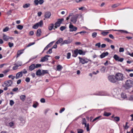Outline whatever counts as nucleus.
Listing matches in <instances>:
<instances>
[{
  "label": "nucleus",
  "instance_id": "1",
  "mask_svg": "<svg viewBox=\"0 0 133 133\" xmlns=\"http://www.w3.org/2000/svg\"><path fill=\"white\" fill-rule=\"evenodd\" d=\"M125 87L127 89H129L133 87V79H128L125 83Z\"/></svg>",
  "mask_w": 133,
  "mask_h": 133
},
{
  "label": "nucleus",
  "instance_id": "2",
  "mask_svg": "<svg viewBox=\"0 0 133 133\" xmlns=\"http://www.w3.org/2000/svg\"><path fill=\"white\" fill-rule=\"evenodd\" d=\"M115 75L116 79L117 81H123L125 78L124 75L121 73H117Z\"/></svg>",
  "mask_w": 133,
  "mask_h": 133
},
{
  "label": "nucleus",
  "instance_id": "3",
  "mask_svg": "<svg viewBox=\"0 0 133 133\" xmlns=\"http://www.w3.org/2000/svg\"><path fill=\"white\" fill-rule=\"evenodd\" d=\"M108 79L109 81L111 82L115 83L116 82L115 75H110L108 77Z\"/></svg>",
  "mask_w": 133,
  "mask_h": 133
},
{
  "label": "nucleus",
  "instance_id": "4",
  "mask_svg": "<svg viewBox=\"0 0 133 133\" xmlns=\"http://www.w3.org/2000/svg\"><path fill=\"white\" fill-rule=\"evenodd\" d=\"M78 16L79 15L78 14H76L74 15L73 16L71 19V22L73 23H75Z\"/></svg>",
  "mask_w": 133,
  "mask_h": 133
},
{
  "label": "nucleus",
  "instance_id": "5",
  "mask_svg": "<svg viewBox=\"0 0 133 133\" xmlns=\"http://www.w3.org/2000/svg\"><path fill=\"white\" fill-rule=\"evenodd\" d=\"M69 28L70 29L69 31L70 32H72L74 31H76L77 30V28L74 26L73 25L71 24V23H70L69 25Z\"/></svg>",
  "mask_w": 133,
  "mask_h": 133
},
{
  "label": "nucleus",
  "instance_id": "6",
  "mask_svg": "<svg viewBox=\"0 0 133 133\" xmlns=\"http://www.w3.org/2000/svg\"><path fill=\"white\" fill-rule=\"evenodd\" d=\"M12 83V81L11 80H9L4 82V84L6 86L9 87L11 86Z\"/></svg>",
  "mask_w": 133,
  "mask_h": 133
},
{
  "label": "nucleus",
  "instance_id": "7",
  "mask_svg": "<svg viewBox=\"0 0 133 133\" xmlns=\"http://www.w3.org/2000/svg\"><path fill=\"white\" fill-rule=\"evenodd\" d=\"M113 58L116 61L122 62L123 60V58H119V57L116 55H115L113 56Z\"/></svg>",
  "mask_w": 133,
  "mask_h": 133
},
{
  "label": "nucleus",
  "instance_id": "8",
  "mask_svg": "<svg viewBox=\"0 0 133 133\" xmlns=\"http://www.w3.org/2000/svg\"><path fill=\"white\" fill-rule=\"evenodd\" d=\"M71 42V41L70 39H68L67 40H65L63 41L61 44V46H62L64 44H69Z\"/></svg>",
  "mask_w": 133,
  "mask_h": 133
},
{
  "label": "nucleus",
  "instance_id": "9",
  "mask_svg": "<svg viewBox=\"0 0 133 133\" xmlns=\"http://www.w3.org/2000/svg\"><path fill=\"white\" fill-rule=\"evenodd\" d=\"M51 16V13L50 12H46L44 14V17L45 18H49Z\"/></svg>",
  "mask_w": 133,
  "mask_h": 133
},
{
  "label": "nucleus",
  "instance_id": "10",
  "mask_svg": "<svg viewBox=\"0 0 133 133\" xmlns=\"http://www.w3.org/2000/svg\"><path fill=\"white\" fill-rule=\"evenodd\" d=\"M24 49H22L18 50L17 52L16 57L17 58L19 56L23 53V51Z\"/></svg>",
  "mask_w": 133,
  "mask_h": 133
},
{
  "label": "nucleus",
  "instance_id": "11",
  "mask_svg": "<svg viewBox=\"0 0 133 133\" xmlns=\"http://www.w3.org/2000/svg\"><path fill=\"white\" fill-rule=\"evenodd\" d=\"M22 76V71H21L18 72L16 74L15 78L16 79H18L19 77H21Z\"/></svg>",
  "mask_w": 133,
  "mask_h": 133
},
{
  "label": "nucleus",
  "instance_id": "12",
  "mask_svg": "<svg viewBox=\"0 0 133 133\" xmlns=\"http://www.w3.org/2000/svg\"><path fill=\"white\" fill-rule=\"evenodd\" d=\"M50 56L48 55H46L43 57L41 58V61L42 62H44L45 61H48V57H49Z\"/></svg>",
  "mask_w": 133,
  "mask_h": 133
},
{
  "label": "nucleus",
  "instance_id": "13",
  "mask_svg": "<svg viewBox=\"0 0 133 133\" xmlns=\"http://www.w3.org/2000/svg\"><path fill=\"white\" fill-rule=\"evenodd\" d=\"M35 65L34 64H32L29 66V70L31 71L34 70L35 68Z\"/></svg>",
  "mask_w": 133,
  "mask_h": 133
},
{
  "label": "nucleus",
  "instance_id": "14",
  "mask_svg": "<svg viewBox=\"0 0 133 133\" xmlns=\"http://www.w3.org/2000/svg\"><path fill=\"white\" fill-rule=\"evenodd\" d=\"M108 54V52H103L100 55V57L101 58H103L106 56H107Z\"/></svg>",
  "mask_w": 133,
  "mask_h": 133
},
{
  "label": "nucleus",
  "instance_id": "15",
  "mask_svg": "<svg viewBox=\"0 0 133 133\" xmlns=\"http://www.w3.org/2000/svg\"><path fill=\"white\" fill-rule=\"evenodd\" d=\"M84 125L85 127L86 128V129L87 131H90L89 125L88 123L87 124L86 123L84 122Z\"/></svg>",
  "mask_w": 133,
  "mask_h": 133
},
{
  "label": "nucleus",
  "instance_id": "16",
  "mask_svg": "<svg viewBox=\"0 0 133 133\" xmlns=\"http://www.w3.org/2000/svg\"><path fill=\"white\" fill-rule=\"evenodd\" d=\"M3 39L5 41H8L9 38V37L6 35L4 34H3Z\"/></svg>",
  "mask_w": 133,
  "mask_h": 133
},
{
  "label": "nucleus",
  "instance_id": "17",
  "mask_svg": "<svg viewBox=\"0 0 133 133\" xmlns=\"http://www.w3.org/2000/svg\"><path fill=\"white\" fill-rule=\"evenodd\" d=\"M41 34V29H38L37 30L36 34V35L37 37H39L40 36Z\"/></svg>",
  "mask_w": 133,
  "mask_h": 133
},
{
  "label": "nucleus",
  "instance_id": "18",
  "mask_svg": "<svg viewBox=\"0 0 133 133\" xmlns=\"http://www.w3.org/2000/svg\"><path fill=\"white\" fill-rule=\"evenodd\" d=\"M54 27V24L52 23L49 24L48 26V29L50 31Z\"/></svg>",
  "mask_w": 133,
  "mask_h": 133
},
{
  "label": "nucleus",
  "instance_id": "19",
  "mask_svg": "<svg viewBox=\"0 0 133 133\" xmlns=\"http://www.w3.org/2000/svg\"><path fill=\"white\" fill-rule=\"evenodd\" d=\"M112 30L114 31H119L120 32H121V33H128V32L126 31H124L122 30Z\"/></svg>",
  "mask_w": 133,
  "mask_h": 133
},
{
  "label": "nucleus",
  "instance_id": "20",
  "mask_svg": "<svg viewBox=\"0 0 133 133\" xmlns=\"http://www.w3.org/2000/svg\"><path fill=\"white\" fill-rule=\"evenodd\" d=\"M78 49H76L74 51V54L75 55H73L72 56L75 57H76L78 54Z\"/></svg>",
  "mask_w": 133,
  "mask_h": 133
},
{
  "label": "nucleus",
  "instance_id": "21",
  "mask_svg": "<svg viewBox=\"0 0 133 133\" xmlns=\"http://www.w3.org/2000/svg\"><path fill=\"white\" fill-rule=\"evenodd\" d=\"M36 74L37 76H41L42 75V73L41 72V70L39 69L36 72Z\"/></svg>",
  "mask_w": 133,
  "mask_h": 133
},
{
  "label": "nucleus",
  "instance_id": "22",
  "mask_svg": "<svg viewBox=\"0 0 133 133\" xmlns=\"http://www.w3.org/2000/svg\"><path fill=\"white\" fill-rule=\"evenodd\" d=\"M63 68L62 66L60 65H58L56 68L57 70L59 71H60L63 69Z\"/></svg>",
  "mask_w": 133,
  "mask_h": 133
},
{
  "label": "nucleus",
  "instance_id": "23",
  "mask_svg": "<svg viewBox=\"0 0 133 133\" xmlns=\"http://www.w3.org/2000/svg\"><path fill=\"white\" fill-rule=\"evenodd\" d=\"M63 39L62 38H60L56 42V44H59L63 42Z\"/></svg>",
  "mask_w": 133,
  "mask_h": 133
},
{
  "label": "nucleus",
  "instance_id": "24",
  "mask_svg": "<svg viewBox=\"0 0 133 133\" xmlns=\"http://www.w3.org/2000/svg\"><path fill=\"white\" fill-rule=\"evenodd\" d=\"M37 23L38 26H39L40 27H42V26L43 24V21L42 20H41L39 22Z\"/></svg>",
  "mask_w": 133,
  "mask_h": 133
},
{
  "label": "nucleus",
  "instance_id": "25",
  "mask_svg": "<svg viewBox=\"0 0 133 133\" xmlns=\"http://www.w3.org/2000/svg\"><path fill=\"white\" fill-rule=\"evenodd\" d=\"M20 98L23 101H24L26 98V96L24 95H22L20 96Z\"/></svg>",
  "mask_w": 133,
  "mask_h": 133
},
{
  "label": "nucleus",
  "instance_id": "26",
  "mask_svg": "<svg viewBox=\"0 0 133 133\" xmlns=\"http://www.w3.org/2000/svg\"><path fill=\"white\" fill-rule=\"evenodd\" d=\"M106 70V68L104 66H102L100 69L101 72L102 73H104L105 72Z\"/></svg>",
  "mask_w": 133,
  "mask_h": 133
},
{
  "label": "nucleus",
  "instance_id": "27",
  "mask_svg": "<svg viewBox=\"0 0 133 133\" xmlns=\"http://www.w3.org/2000/svg\"><path fill=\"white\" fill-rule=\"evenodd\" d=\"M121 96L122 98L124 99H125L127 98V96L125 93H122L121 94Z\"/></svg>",
  "mask_w": 133,
  "mask_h": 133
},
{
  "label": "nucleus",
  "instance_id": "28",
  "mask_svg": "<svg viewBox=\"0 0 133 133\" xmlns=\"http://www.w3.org/2000/svg\"><path fill=\"white\" fill-rule=\"evenodd\" d=\"M30 6V4L29 3H26L23 6V7L24 8H27L29 7Z\"/></svg>",
  "mask_w": 133,
  "mask_h": 133
},
{
  "label": "nucleus",
  "instance_id": "29",
  "mask_svg": "<svg viewBox=\"0 0 133 133\" xmlns=\"http://www.w3.org/2000/svg\"><path fill=\"white\" fill-rule=\"evenodd\" d=\"M101 116H99L96 117L92 120V122H94L95 121H96V122H97L98 120V119L101 118Z\"/></svg>",
  "mask_w": 133,
  "mask_h": 133
},
{
  "label": "nucleus",
  "instance_id": "30",
  "mask_svg": "<svg viewBox=\"0 0 133 133\" xmlns=\"http://www.w3.org/2000/svg\"><path fill=\"white\" fill-rule=\"evenodd\" d=\"M111 115V113L110 112H105L104 113L103 115L105 116H108Z\"/></svg>",
  "mask_w": 133,
  "mask_h": 133
},
{
  "label": "nucleus",
  "instance_id": "31",
  "mask_svg": "<svg viewBox=\"0 0 133 133\" xmlns=\"http://www.w3.org/2000/svg\"><path fill=\"white\" fill-rule=\"evenodd\" d=\"M109 33L108 32H106L104 31L103 32L101 33V34L103 36H105L107 35Z\"/></svg>",
  "mask_w": 133,
  "mask_h": 133
},
{
  "label": "nucleus",
  "instance_id": "32",
  "mask_svg": "<svg viewBox=\"0 0 133 133\" xmlns=\"http://www.w3.org/2000/svg\"><path fill=\"white\" fill-rule=\"evenodd\" d=\"M38 24L37 23H36L32 26V28L34 29H36L38 28Z\"/></svg>",
  "mask_w": 133,
  "mask_h": 133
},
{
  "label": "nucleus",
  "instance_id": "33",
  "mask_svg": "<svg viewBox=\"0 0 133 133\" xmlns=\"http://www.w3.org/2000/svg\"><path fill=\"white\" fill-rule=\"evenodd\" d=\"M17 28L18 29L21 30L23 29V26L21 25H17Z\"/></svg>",
  "mask_w": 133,
  "mask_h": 133
},
{
  "label": "nucleus",
  "instance_id": "34",
  "mask_svg": "<svg viewBox=\"0 0 133 133\" xmlns=\"http://www.w3.org/2000/svg\"><path fill=\"white\" fill-rule=\"evenodd\" d=\"M9 29V27L8 26H6L3 30V31L4 32H6L8 31Z\"/></svg>",
  "mask_w": 133,
  "mask_h": 133
},
{
  "label": "nucleus",
  "instance_id": "35",
  "mask_svg": "<svg viewBox=\"0 0 133 133\" xmlns=\"http://www.w3.org/2000/svg\"><path fill=\"white\" fill-rule=\"evenodd\" d=\"M64 19L63 18L59 19H58L57 22H58L60 24H61L62 22L64 21Z\"/></svg>",
  "mask_w": 133,
  "mask_h": 133
},
{
  "label": "nucleus",
  "instance_id": "36",
  "mask_svg": "<svg viewBox=\"0 0 133 133\" xmlns=\"http://www.w3.org/2000/svg\"><path fill=\"white\" fill-rule=\"evenodd\" d=\"M15 65L17 66L18 67L21 66L22 65V63L21 62H18V63L15 64Z\"/></svg>",
  "mask_w": 133,
  "mask_h": 133
},
{
  "label": "nucleus",
  "instance_id": "37",
  "mask_svg": "<svg viewBox=\"0 0 133 133\" xmlns=\"http://www.w3.org/2000/svg\"><path fill=\"white\" fill-rule=\"evenodd\" d=\"M18 119L21 122H23V121L25 122V121L23 117H19L18 118Z\"/></svg>",
  "mask_w": 133,
  "mask_h": 133
},
{
  "label": "nucleus",
  "instance_id": "38",
  "mask_svg": "<svg viewBox=\"0 0 133 133\" xmlns=\"http://www.w3.org/2000/svg\"><path fill=\"white\" fill-rule=\"evenodd\" d=\"M42 73V75H43L45 74L48 73V71L47 70H43Z\"/></svg>",
  "mask_w": 133,
  "mask_h": 133
},
{
  "label": "nucleus",
  "instance_id": "39",
  "mask_svg": "<svg viewBox=\"0 0 133 133\" xmlns=\"http://www.w3.org/2000/svg\"><path fill=\"white\" fill-rule=\"evenodd\" d=\"M128 123L127 122H126V124L125 126H124V129H128L129 128V126L128 125Z\"/></svg>",
  "mask_w": 133,
  "mask_h": 133
},
{
  "label": "nucleus",
  "instance_id": "40",
  "mask_svg": "<svg viewBox=\"0 0 133 133\" xmlns=\"http://www.w3.org/2000/svg\"><path fill=\"white\" fill-rule=\"evenodd\" d=\"M97 33L96 32H94L92 34V36L94 38L97 35Z\"/></svg>",
  "mask_w": 133,
  "mask_h": 133
},
{
  "label": "nucleus",
  "instance_id": "41",
  "mask_svg": "<svg viewBox=\"0 0 133 133\" xmlns=\"http://www.w3.org/2000/svg\"><path fill=\"white\" fill-rule=\"evenodd\" d=\"M94 94L95 95H99V96H106V95H107L102 94L100 92H99L98 93L95 94Z\"/></svg>",
  "mask_w": 133,
  "mask_h": 133
},
{
  "label": "nucleus",
  "instance_id": "42",
  "mask_svg": "<svg viewBox=\"0 0 133 133\" xmlns=\"http://www.w3.org/2000/svg\"><path fill=\"white\" fill-rule=\"evenodd\" d=\"M105 40L107 41L108 42L111 43L112 42V41L109 38H106L104 39Z\"/></svg>",
  "mask_w": 133,
  "mask_h": 133
},
{
  "label": "nucleus",
  "instance_id": "43",
  "mask_svg": "<svg viewBox=\"0 0 133 133\" xmlns=\"http://www.w3.org/2000/svg\"><path fill=\"white\" fill-rule=\"evenodd\" d=\"M9 126L11 127H12L14 126V123L13 122L11 121V122H10L9 123Z\"/></svg>",
  "mask_w": 133,
  "mask_h": 133
},
{
  "label": "nucleus",
  "instance_id": "44",
  "mask_svg": "<svg viewBox=\"0 0 133 133\" xmlns=\"http://www.w3.org/2000/svg\"><path fill=\"white\" fill-rule=\"evenodd\" d=\"M71 55V53L70 52H68L67 54V58L68 59H69L70 57V56Z\"/></svg>",
  "mask_w": 133,
  "mask_h": 133
},
{
  "label": "nucleus",
  "instance_id": "45",
  "mask_svg": "<svg viewBox=\"0 0 133 133\" xmlns=\"http://www.w3.org/2000/svg\"><path fill=\"white\" fill-rule=\"evenodd\" d=\"M114 119L116 121H118L119 120V117H114Z\"/></svg>",
  "mask_w": 133,
  "mask_h": 133
},
{
  "label": "nucleus",
  "instance_id": "46",
  "mask_svg": "<svg viewBox=\"0 0 133 133\" xmlns=\"http://www.w3.org/2000/svg\"><path fill=\"white\" fill-rule=\"evenodd\" d=\"M66 28V27L65 26H61L60 28V29L61 31H63Z\"/></svg>",
  "mask_w": 133,
  "mask_h": 133
},
{
  "label": "nucleus",
  "instance_id": "47",
  "mask_svg": "<svg viewBox=\"0 0 133 133\" xmlns=\"http://www.w3.org/2000/svg\"><path fill=\"white\" fill-rule=\"evenodd\" d=\"M124 51V49L122 48H119V52H123Z\"/></svg>",
  "mask_w": 133,
  "mask_h": 133
},
{
  "label": "nucleus",
  "instance_id": "48",
  "mask_svg": "<svg viewBox=\"0 0 133 133\" xmlns=\"http://www.w3.org/2000/svg\"><path fill=\"white\" fill-rule=\"evenodd\" d=\"M8 77L9 78H11L13 80L14 79V78L15 77V76H13L12 75H9L8 76Z\"/></svg>",
  "mask_w": 133,
  "mask_h": 133
},
{
  "label": "nucleus",
  "instance_id": "49",
  "mask_svg": "<svg viewBox=\"0 0 133 133\" xmlns=\"http://www.w3.org/2000/svg\"><path fill=\"white\" fill-rule=\"evenodd\" d=\"M54 41H52L51 42L47 45V46H49V47H50L54 43Z\"/></svg>",
  "mask_w": 133,
  "mask_h": 133
},
{
  "label": "nucleus",
  "instance_id": "50",
  "mask_svg": "<svg viewBox=\"0 0 133 133\" xmlns=\"http://www.w3.org/2000/svg\"><path fill=\"white\" fill-rule=\"evenodd\" d=\"M8 45L11 48L13 46L14 44L13 43L9 42L8 43Z\"/></svg>",
  "mask_w": 133,
  "mask_h": 133
},
{
  "label": "nucleus",
  "instance_id": "51",
  "mask_svg": "<svg viewBox=\"0 0 133 133\" xmlns=\"http://www.w3.org/2000/svg\"><path fill=\"white\" fill-rule=\"evenodd\" d=\"M89 61V60L86 58H84V64L87 63Z\"/></svg>",
  "mask_w": 133,
  "mask_h": 133
},
{
  "label": "nucleus",
  "instance_id": "52",
  "mask_svg": "<svg viewBox=\"0 0 133 133\" xmlns=\"http://www.w3.org/2000/svg\"><path fill=\"white\" fill-rule=\"evenodd\" d=\"M3 87H4V88L3 89L5 91H6L8 89V88L9 87H7V86H6L5 85H4V84L3 85Z\"/></svg>",
  "mask_w": 133,
  "mask_h": 133
},
{
  "label": "nucleus",
  "instance_id": "53",
  "mask_svg": "<svg viewBox=\"0 0 133 133\" xmlns=\"http://www.w3.org/2000/svg\"><path fill=\"white\" fill-rule=\"evenodd\" d=\"M78 133H82L83 130L81 129H77Z\"/></svg>",
  "mask_w": 133,
  "mask_h": 133
},
{
  "label": "nucleus",
  "instance_id": "54",
  "mask_svg": "<svg viewBox=\"0 0 133 133\" xmlns=\"http://www.w3.org/2000/svg\"><path fill=\"white\" fill-rule=\"evenodd\" d=\"M10 71L9 69H6L4 70V71H3V72L4 74H6L8 72H9Z\"/></svg>",
  "mask_w": 133,
  "mask_h": 133
},
{
  "label": "nucleus",
  "instance_id": "55",
  "mask_svg": "<svg viewBox=\"0 0 133 133\" xmlns=\"http://www.w3.org/2000/svg\"><path fill=\"white\" fill-rule=\"evenodd\" d=\"M35 44V43L34 42L29 43L27 46V47H29L30 46H31Z\"/></svg>",
  "mask_w": 133,
  "mask_h": 133
},
{
  "label": "nucleus",
  "instance_id": "56",
  "mask_svg": "<svg viewBox=\"0 0 133 133\" xmlns=\"http://www.w3.org/2000/svg\"><path fill=\"white\" fill-rule=\"evenodd\" d=\"M78 54L80 55L82 54L83 53V51L80 49L78 50Z\"/></svg>",
  "mask_w": 133,
  "mask_h": 133
},
{
  "label": "nucleus",
  "instance_id": "57",
  "mask_svg": "<svg viewBox=\"0 0 133 133\" xmlns=\"http://www.w3.org/2000/svg\"><path fill=\"white\" fill-rule=\"evenodd\" d=\"M34 3L36 5H37L39 4L38 0H35L34 1Z\"/></svg>",
  "mask_w": 133,
  "mask_h": 133
},
{
  "label": "nucleus",
  "instance_id": "58",
  "mask_svg": "<svg viewBox=\"0 0 133 133\" xmlns=\"http://www.w3.org/2000/svg\"><path fill=\"white\" fill-rule=\"evenodd\" d=\"M52 48H51L47 52V54H51L52 53Z\"/></svg>",
  "mask_w": 133,
  "mask_h": 133
},
{
  "label": "nucleus",
  "instance_id": "59",
  "mask_svg": "<svg viewBox=\"0 0 133 133\" xmlns=\"http://www.w3.org/2000/svg\"><path fill=\"white\" fill-rule=\"evenodd\" d=\"M61 24H60L58 22H56L55 24V25L57 26L58 27H59L60 26Z\"/></svg>",
  "mask_w": 133,
  "mask_h": 133
},
{
  "label": "nucleus",
  "instance_id": "60",
  "mask_svg": "<svg viewBox=\"0 0 133 133\" xmlns=\"http://www.w3.org/2000/svg\"><path fill=\"white\" fill-rule=\"evenodd\" d=\"M73 15V13H70L69 16L67 17L66 18V20H68L69 19V18H70V16H72Z\"/></svg>",
  "mask_w": 133,
  "mask_h": 133
},
{
  "label": "nucleus",
  "instance_id": "61",
  "mask_svg": "<svg viewBox=\"0 0 133 133\" xmlns=\"http://www.w3.org/2000/svg\"><path fill=\"white\" fill-rule=\"evenodd\" d=\"M14 102L13 100H11L10 101V105H12L14 104Z\"/></svg>",
  "mask_w": 133,
  "mask_h": 133
},
{
  "label": "nucleus",
  "instance_id": "62",
  "mask_svg": "<svg viewBox=\"0 0 133 133\" xmlns=\"http://www.w3.org/2000/svg\"><path fill=\"white\" fill-rule=\"evenodd\" d=\"M44 0H40L38 1L39 3L40 4H42L44 3Z\"/></svg>",
  "mask_w": 133,
  "mask_h": 133
},
{
  "label": "nucleus",
  "instance_id": "63",
  "mask_svg": "<svg viewBox=\"0 0 133 133\" xmlns=\"http://www.w3.org/2000/svg\"><path fill=\"white\" fill-rule=\"evenodd\" d=\"M78 58L79 59L80 62L82 64H83V59L80 57H78Z\"/></svg>",
  "mask_w": 133,
  "mask_h": 133
},
{
  "label": "nucleus",
  "instance_id": "64",
  "mask_svg": "<svg viewBox=\"0 0 133 133\" xmlns=\"http://www.w3.org/2000/svg\"><path fill=\"white\" fill-rule=\"evenodd\" d=\"M129 99L130 101H133V95L130 96L129 98Z\"/></svg>",
  "mask_w": 133,
  "mask_h": 133
}]
</instances>
